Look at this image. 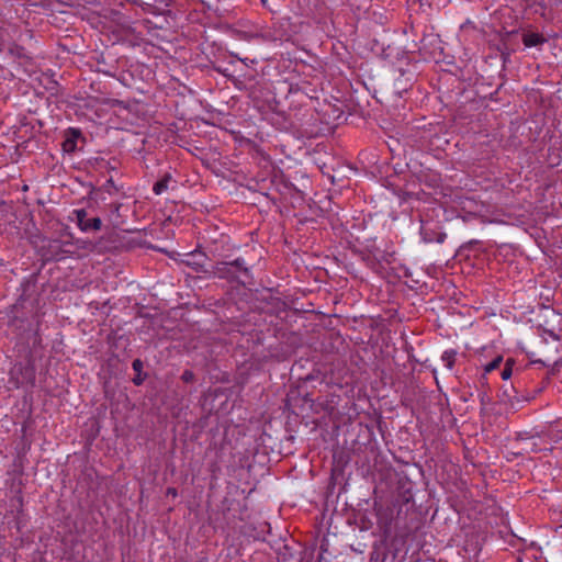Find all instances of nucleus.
<instances>
[{"label": "nucleus", "mask_w": 562, "mask_h": 562, "mask_svg": "<svg viewBox=\"0 0 562 562\" xmlns=\"http://www.w3.org/2000/svg\"><path fill=\"white\" fill-rule=\"evenodd\" d=\"M221 260L215 261L211 267V276L224 279L227 282H236L245 285L250 279V270L243 258L228 259V256L221 255Z\"/></svg>", "instance_id": "nucleus-1"}, {"label": "nucleus", "mask_w": 562, "mask_h": 562, "mask_svg": "<svg viewBox=\"0 0 562 562\" xmlns=\"http://www.w3.org/2000/svg\"><path fill=\"white\" fill-rule=\"evenodd\" d=\"M206 255L195 250L187 255V258L182 260V262L192 268V270L196 273H203L211 276V269L205 267Z\"/></svg>", "instance_id": "nucleus-2"}, {"label": "nucleus", "mask_w": 562, "mask_h": 562, "mask_svg": "<svg viewBox=\"0 0 562 562\" xmlns=\"http://www.w3.org/2000/svg\"><path fill=\"white\" fill-rule=\"evenodd\" d=\"M74 213L77 218V224L82 232H88L91 229L99 231L101 228V220L99 217L88 218L86 210H75Z\"/></svg>", "instance_id": "nucleus-3"}, {"label": "nucleus", "mask_w": 562, "mask_h": 562, "mask_svg": "<svg viewBox=\"0 0 562 562\" xmlns=\"http://www.w3.org/2000/svg\"><path fill=\"white\" fill-rule=\"evenodd\" d=\"M420 235L426 243L437 241L441 244L446 239V234L443 232H439L436 227H431L428 224L422 225Z\"/></svg>", "instance_id": "nucleus-4"}, {"label": "nucleus", "mask_w": 562, "mask_h": 562, "mask_svg": "<svg viewBox=\"0 0 562 562\" xmlns=\"http://www.w3.org/2000/svg\"><path fill=\"white\" fill-rule=\"evenodd\" d=\"M172 181V176L170 172H164L160 177H158L153 183V192L156 195H160L167 191L169 183ZM176 183V181L173 180Z\"/></svg>", "instance_id": "nucleus-5"}, {"label": "nucleus", "mask_w": 562, "mask_h": 562, "mask_svg": "<svg viewBox=\"0 0 562 562\" xmlns=\"http://www.w3.org/2000/svg\"><path fill=\"white\" fill-rule=\"evenodd\" d=\"M548 40L540 33L526 32L522 34V43L526 47L541 46Z\"/></svg>", "instance_id": "nucleus-6"}, {"label": "nucleus", "mask_w": 562, "mask_h": 562, "mask_svg": "<svg viewBox=\"0 0 562 562\" xmlns=\"http://www.w3.org/2000/svg\"><path fill=\"white\" fill-rule=\"evenodd\" d=\"M456 355L457 352L454 350H446L443 353H442V361L446 363V367L451 370L454 366V362H456Z\"/></svg>", "instance_id": "nucleus-7"}, {"label": "nucleus", "mask_w": 562, "mask_h": 562, "mask_svg": "<svg viewBox=\"0 0 562 562\" xmlns=\"http://www.w3.org/2000/svg\"><path fill=\"white\" fill-rule=\"evenodd\" d=\"M132 367H133V370L135 372V375L133 378V382L136 384V385H140V381H142V378H140V359L139 358H136L133 363H132Z\"/></svg>", "instance_id": "nucleus-8"}, {"label": "nucleus", "mask_w": 562, "mask_h": 562, "mask_svg": "<svg viewBox=\"0 0 562 562\" xmlns=\"http://www.w3.org/2000/svg\"><path fill=\"white\" fill-rule=\"evenodd\" d=\"M514 362L515 361L513 359H507L506 360L505 367H504V369L501 372V376H502L503 380H507V379L510 378V375L513 373L512 367H513Z\"/></svg>", "instance_id": "nucleus-9"}, {"label": "nucleus", "mask_w": 562, "mask_h": 562, "mask_svg": "<svg viewBox=\"0 0 562 562\" xmlns=\"http://www.w3.org/2000/svg\"><path fill=\"white\" fill-rule=\"evenodd\" d=\"M181 380L184 383H193L195 381V374L191 370H184L181 375Z\"/></svg>", "instance_id": "nucleus-10"}, {"label": "nucleus", "mask_w": 562, "mask_h": 562, "mask_svg": "<svg viewBox=\"0 0 562 562\" xmlns=\"http://www.w3.org/2000/svg\"><path fill=\"white\" fill-rule=\"evenodd\" d=\"M502 360H503L502 357L495 358L493 361H491L488 364H486L485 371L492 372L493 370L497 369L499 367Z\"/></svg>", "instance_id": "nucleus-11"}, {"label": "nucleus", "mask_w": 562, "mask_h": 562, "mask_svg": "<svg viewBox=\"0 0 562 562\" xmlns=\"http://www.w3.org/2000/svg\"><path fill=\"white\" fill-rule=\"evenodd\" d=\"M318 375H319V371H313V372L308 373L307 375H305L304 378H302V379H301V382H302L303 384H305V383H307V382H311V381H313V380L317 379V378H318Z\"/></svg>", "instance_id": "nucleus-12"}, {"label": "nucleus", "mask_w": 562, "mask_h": 562, "mask_svg": "<svg viewBox=\"0 0 562 562\" xmlns=\"http://www.w3.org/2000/svg\"><path fill=\"white\" fill-rule=\"evenodd\" d=\"M479 396H480V402H481L482 407H485L486 405H488L491 403V397L487 395L486 392H481L479 394Z\"/></svg>", "instance_id": "nucleus-13"}, {"label": "nucleus", "mask_w": 562, "mask_h": 562, "mask_svg": "<svg viewBox=\"0 0 562 562\" xmlns=\"http://www.w3.org/2000/svg\"><path fill=\"white\" fill-rule=\"evenodd\" d=\"M279 562H301L300 559H294L291 554L288 557L285 553L281 554Z\"/></svg>", "instance_id": "nucleus-14"}, {"label": "nucleus", "mask_w": 562, "mask_h": 562, "mask_svg": "<svg viewBox=\"0 0 562 562\" xmlns=\"http://www.w3.org/2000/svg\"><path fill=\"white\" fill-rule=\"evenodd\" d=\"M142 245H143V248H148V249H154V250H159V251H162V250H164V249H162V248H160V247H157V246L151 245L148 240H146V239H144V238H143Z\"/></svg>", "instance_id": "nucleus-15"}, {"label": "nucleus", "mask_w": 562, "mask_h": 562, "mask_svg": "<svg viewBox=\"0 0 562 562\" xmlns=\"http://www.w3.org/2000/svg\"><path fill=\"white\" fill-rule=\"evenodd\" d=\"M156 47L149 43H144L143 42V53H146V54H153L154 49Z\"/></svg>", "instance_id": "nucleus-16"}, {"label": "nucleus", "mask_w": 562, "mask_h": 562, "mask_svg": "<svg viewBox=\"0 0 562 562\" xmlns=\"http://www.w3.org/2000/svg\"><path fill=\"white\" fill-rule=\"evenodd\" d=\"M526 446H527L528 448H530V449H531V451H540V450H542L541 448H538V447H537V443H536L535 441H532V440H528V441L526 442Z\"/></svg>", "instance_id": "nucleus-17"}, {"label": "nucleus", "mask_w": 562, "mask_h": 562, "mask_svg": "<svg viewBox=\"0 0 562 562\" xmlns=\"http://www.w3.org/2000/svg\"><path fill=\"white\" fill-rule=\"evenodd\" d=\"M302 398L305 403H310L311 405L313 404L314 400L312 398L311 396V393L308 392H305L302 394Z\"/></svg>", "instance_id": "nucleus-18"}, {"label": "nucleus", "mask_w": 562, "mask_h": 562, "mask_svg": "<svg viewBox=\"0 0 562 562\" xmlns=\"http://www.w3.org/2000/svg\"><path fill=\"white\" fill-rule=\"evenodd\" d=\"M303 389V385H299L297 386V390L296 391H290L288 397H289V401H292L293 400V395L294 393H297L299 395H301V390Z\"/></svg>", "instance_id": "nucleus-19"}, {"label": "nucleus", "mask_w": 562, "mask_h": 562, "mask_svg": "<svg viewBox=\"0 0 562 562\" xmlns=\"http://www.w3.org/2000/svg\"><path fill=\"white\" fill-rule=\"evenodd\" d=\"M550 374L548 373L547 376L542 381V386L537 390V392H541V390L549 383Z\"/></svg>", "instance_id": "nucleus-20"}, {"label": "nucleus", "mask_w": 562, "mask_h": 562, "mask_svg": "<svg viewBox=\"0 0 562 562\" xmlns=\"http://www.w3.org/2000/svg\"><path fill=\"white\" fill-rule=\"evenodd\" d=\"M153 7H155V5H154V4H151V3H148V2H144V1H143L142 10H143V12H145L147 9H151Z\"/></svg>", "instance_id": "nucleus-21"}, {"label": "nucleus", "mask_w": 562, "mask_h": 562, "mask_svg": "<svg viewBox=\"0 0 562 562\" xmlns=\"http://www.w3.org/2000/svg\"><path fill=\"white\" fill-rule=\"evenodd\" d=\"M502 59L506 61L509 57V52L501 50Z\"/></svg>", "instance_id": "nucleus-22"}, {"label": "nucleus", "mask_w": 562, "mask_h": 562, "mask_svg": "<svg viewBox=\"0 0 562 562\" xmlns=\"http://www.w3.org/2000/svg\"><path fill=\"white\" fill-rule=\"evenodd\" d=\"M168 494H171V495L176 496L177 495V490L173 488V487H169L168 488Z\"/></svg>", "instance_id": "nucleus-23"}, {"label": "nucleus", "mask_w": 562, "mask_h": 562, "mask_svg": "<svg viewBox=\"0 0 562 562\" xmlns=\"http://www.w3.org/2000/svg\"><path fill=\"white\" fill-rule=\"evenodd\" d=\"M153 229L149 228V232H151ZM147 233H148V228H143V236H147Z\"/></svg>", "instance_id": "nucleus-24"}, {"label": "nucleus", "mask_w": 562, "mask_h": 562, "mask_svg": "<svg viewBox=\"0 0 562 562\" xmlns=\"http://www.w3.org/2000/svg\"><path fill=\"white\" fill-rule=\"evenodd\" d=\"M155 2L164 3L165 5H167V0H155Z\"/></svg>", "instance_id": "nucleus-25"}, {"label": "nucleus", "mask_w": 562, "mask_h": 562, "mask_svg": "<svg viewBox=\"0 0 562 562\" xmlns=\"http://www.w3.org/2000/svg\"><path fill=\"white\" fill-rule=\"evenodd\" d=\"M557 531L560 533V536H562V525H561V526H559V528H558V530H557Z\"/></svg>", "instance_id": "nucleus-26"}, {"label": "nucleus", "mask_w": 562, "mask_h": 562, "mask_svg": "<svg viewBox=\"0 0 562 562\" xmlns=\"http://www.w3.org/2000/svg\"><path fill=\"white\" fill-rule=\"evenodd\" d=\"M142 67H143V68H144V67L149 68V66H148V65H145L144 63L142 64Z\"/></svg>", "instance_id": "nucleus-27"}]
</instances>
